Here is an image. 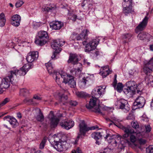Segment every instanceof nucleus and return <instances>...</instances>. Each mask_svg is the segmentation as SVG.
Masks as SVG:
<instances>
[{"mask_svg":"<svg viewBox=\"0 0 153 153\" xmlns=\"http://www.w3.org/2000/svg\"><path fill=\"white\" fill-rule=\"evenodd\" d=\"M53 78L58 85L62 83H68L71 87H75L76 83L74 80V76L67 75L66 73L62 74L60 73H56L53 75Z\"/></svg>","mask_w":153,"mask_h":153,"instance_id":"nucleus-1","label":"nucleus"},{"mask_svg":"<svg viewBox=\"0 0 153 153\" xmlns=\"http://www.w3.org/2000/svg\"><path fill=\"white\" fill-rule=\"evenodd\" d=\"M119 127L120 128L122 129L125 132V134L123 135V138L125 139L129 136L130 141L133 143L137 141V138L138 139L140 135H142L141 132H136L130 127H126L123 125H120Z\"/></svg>","mask_w":153,"mask_h":153,"instance_id":"nucleus-2","label":"nucleus"},{"mask_svg":"<svg viewBox=\"0 0 153 153\" xmlns=\"http://www.w3.org/2000/svg\"><path fill=\"white\" fill-rule=\"evenodd\" d=\"M126 85L127 88L124 89L123 91L128 97H132L135 94L136 90H137V92L139 94H141L143 90V89H139V87L140 85H139L137 86L135 82L134 81H130L127 82L126 83Z\"/></svg>","mask_w":153,"mask_h":153,"instance_id":"nucleus-3","label":"nucleus"},{"mask_svg":"<svg viewBox=\"0 0 153 153\" xmlns=\"http://www.w3.org/2000/svg\"><path fill=\"white\" fill-rule=\"evenodd\" d=\"M33 65L32 64H27L25 65L19 70H15L10 71L9 72L15 80L17 76L25 75L29 70L33 68Z\"/></svg>","mask_w":153,"mask_h":153,"instance_id":"nucleus-4","label":"nucleus"},{"mask_svg":"<svg viewBox=\"0 0 153 153\" xmlns=\"http://www.w3.org/2000/svg\"><path fill=\"white\" fill-rule=\"evenodd\" d=\"M59 139L57 136L56 134H54L53 135L51 139H49V141L54 148L58 151L61 152L65 148V145L66 144V142L57 141V140Z\"/></svg>","mask_w":153,"mask_h":153,"instance_id":"nucleus-5","label":"nucleus"},{"mask_svg":"<svg viewBox=\"0 0 153 153\" xmlns=\"http://www.w3.org/2000/svg\"><path fill=\"white\" fill-rule=\"evenodd\" d=\"M48 39L49 37L47 32L41 31L38 33L35 42L37 45L42 46L45 44L48 41Z\"/></svg>","mask_w":153,"mask_h":153,"instance_id":"nucleus-6","label":"nucleus"},{"mask_svg":"<svg viewBox=\"0 0 153 153\" xmlns=\"http://www.w3.org/2000/svg\"><path fill=\"white\" fill-rule=\"evenodd\" d=\"M79 133L77 137L78 138L82 137V135L84 136L86 132L90 130H94L98 128L97 126H93L91 127H88L84 120H82L79 123Z\"/></svg>","mask_w":153,"mask_h":153,"instance_id":"nucleus-7","label":"nucleus"},{"mask_svg":"<svg viewBox=\"0 0 153 153\" xmlns=\"http://www.w3.org/2000/svg\"><path fill=\"white\" fill-rule=\"evenodd\" d=\"M78 59L76 54H71L70 55L68 62L69 63H71L74 65L77 64L78 66H80L79 68L77 69L75 68L71 70V72L73 75H75L76 74H78L81 72L82 68L81 67L82 66V65L80 63H78Z\"/></svg>","mask_w":153,"mask_h":153,"instance_id":"nucleus-8","label":"nucleus"},{"mask_svg":"<svg viewBox=\"0 0 153 153\" xmlns=\"http://www.w3.org/2000/svg\"><path fill=\"white\" fill-rule=\"evenodd\" d=\"M97 99L94 97L90 99L89 103L86 105V107L89 109H93L92 111L95 112L103 115V114L100 109V106L99 105H97Z\"/></svg>","mask_w":153,"mask_h":153,"instance_id":"nucleus-9","label":"nucleus"},{"mask_svg":"<svg viewBox=\"0 0 153 153\" xmlns=\"http://www.w3.org/2000/svg\"><path fill=\"white\" fill-rule=\"evenodd\" d=\"M64 43V41H61L60 39L55 40L53 41L51 45V47L55 51L51 56L52 59H54L56 55L61 51V49L59 47L63 45Z\"/></svg>","mask_w":153,"mask_h":153,"instance_id":"nucleus-10","label":"nucleus"},{"mask_svg":"<svg viewBox=\"0 0 153 153\" xmlns=\"http://www.w3.org/2000/svg\"><path fill=\"white\" fill-rule=\"evenodd\" d=\"M16 82V81L15 80L12 76H11L9 72L8 76L2 80L0 87L4 88H7L10 86V82L13 84H15Z\"/></svg>","mask_w":153,"mask_h":153,"instance_id":"nucleus-11","label":"nucleus"},{"mask_svg":"<svg viewBox=\"0 0 153 153\" xmlns=\"http://www.w3.org/2000/svg\"><path fill=\"white\" fill-rule=\"evenodd\" d=\"M123 138L119 134L111 135L110 134H107L105 137V139H107L108 143H111L112 145L114 144L116 146L117 143L120 142L121 138Z\"/></svg>","mask_w":153,"mask_h":153,"instance_id":"nucleus-12","label":"nucleus"},{"mask_svg":"<svg viewBox=\"0 0 153 153\" xmlns=\"http://www.w3.org/2000/svg\"><path fill=\"white\" fill-rule=\"evenodd\" d=\"M99 42L98 39H94L92 40L88 43L86 44L85 48V51L89 52L94 50L98 44Z\"/></svg>","mask_w":153,"mask_h":153,"instance_id":"nucleus-13","label":"nucleus"},{"mask_svg":"<svg viewBox=\"0 0 153 153\" xmlns=\"http://www.w3.org/2000/svg\"><path fill=\"white\" fill-rule=\"evenodd\" d=\"M48 118L50 121V125L51 128L56 127L59 121V119L55 116L53 111H51L48 116Z\"/></svg>","mask_w":153,"mask_h":153,"instance_id":"nucleus-14","label":"nucleus"},{"mask_svg":"<svg viewBox=\"0 0 153 153\" xmlns=\"http://www.w3.org/2000/svg\"><path fill=\"white\" fill-rule=\"evenodd\" d=\"M105 88H103L101 86L94 88L91 92L92 97H96L97 99L99 98L104 94Z\"/></svg>","mask_w":153,"mask_h":153,"instance_id":"nucleus-15","label":"nucleus"},{"mask_svg":"<svg viewBox=\"0 0 153 153\" xmlns=\"http://www.w3.org/2000/svg\"><path fill=\"white\" fill-rule=\"evenodd\" d=\"M89 32V31L87 29L84 30L82 31L81 33L79 35L76 36L74 34L72 35L70 38L73 40H75V39H76L77 40H82L84 39L87 40L88 34Z\"/></svg>","mask_w":153,"mask_h":153,"instance_id":"nucleus-16","label":"nucleus"},{"mask_svg":"<svg viewBox=\"0 0 153 153\" xmlns=\"http://www.w3.org/2000/svg\"><path fill=\"white\" fill-rule=\"evenodd\" d=\"M38 57V52L37 51H31L28 53L26 59L28 62L31 64L32 62L36 60ZM32 64L33 65V64Z\"/></svg>","mask_w":153,"mask_h":153,"instance_id":"nucleus-17","label":"nucleus"},{"mask_svg":"<svg viewBox=\"0 0 153 153\" xmlns=\"http://www.w3.org/2000/svg\"><path fill=\"white\" fill-rule=\"evenodd\" d=\"M148 19L146 16L145 17L135 29V31L136 33H137L139 31H142L145 28L147 24Z\"/></svg>","mask_w":153,"mask_h":153,"instance_id":"nucleus-18","label":"nucleus"},{"mask_svg":"<svg viewBox=\"0 0 153 153\" xmlns=\"http://www.w3.org/2000/svg\"><path fill=\"white\" fill-rule=\"evenodd\" d=\"M60 125L62 128L68 130L74 126V123L72 120L67 119L65 120L64 122L61 123Z\"/></svg>","mask_w":153,"mask_h":153,"instance_id":"nucleus-19","label":"nucleus"},{"mask_svg":"<svg viewBox=\"0 0 153 153\" xmlns=\"http://www.w3.org/2000/svg\"><path fill=\"white\" fill-rule=\"evenodd\" d=\"M21 20L20 16L18 14H15L11 18V23L13 26L18 27L20 25Z\"/></svg>","mask_w":153,"mask_h":153,"instance_id":"nucleus-20","label":"nucleus"},{"mask_svg":"<svg viewBox=\"0 0 153 153\" xmlns=\"http://www.w3.org/2000/svg\"><path fill=\"white\" fill-rule=\"evenodd\" d=\"M145 103V98L142 96L139 97L135 100V102L134 103V105L136 106L138 108H142L144 105Z\"/></svg>","mask_w":153,"mask_h":153,"instance_id":"nucleus-21","label":"nucleus"},{"mask_svg":"<svg viewBox=\"0 0 153 153\" xmlns=\"http://www.w3.org/2000/svg\"><path fill=\"white\" fill-rule=\"evenodd\" d=\"M137 38L140 40H143L146 39L149 41L153 38V37L150 34L145 32L140 33L137 36Z\"/></svg>","mask_w":153,"mask_h":153,"instance_id":"nucleus-22","label":"nucleus"},{"mask_svg":"<svg viewBox=\"0 0 153 153\" xmlns=\"http://www.w3.org/2000/svg\"><path fill=\"white\" fill-rule=\"evenodd\" d=\"M4 120L9 122L13 127H15L18 124L16 120L13 117H11L10 116H7L4 118Z\"/></svg>","mask_w":153,"mask_h":153,"instance_id":"nucleus-23","label":"nucleus"},{"mask_svg":"<svg viewBox=\"0 0 153 153\" xmlns=\"http://www.w3.org/2000/svg\"><path fill=\"white\" fill-rule=\"evenodd\" d=\"M63 25L62 22L58 21L51 22L50 24V27L56 30H59L63 26Z\"/></svg>","mask_w":153,"mask_h":153,"instance_id":"nucleus-24","label":"nucleus"},{"mask_svg":"<svg viewBox=\"0 0 153 153\" xmlns=\"http://www.w3.org/2000/svg\"><path fill=\"white\" fill-rule=\"evenodd\" d=\"M108 65H106L102 67L100 70H102L100 72V73L103 78L107 76L111 73V71L108 68Z\"/></svg>","mask_w":153,"mask_h":153,"instance_id":"nucleus-25","label":"nucleus"},{"mask_svg":"<svg viewBox=\"0 0 153 153\" xmlns=\"http://www.w3.org/2000/svg\"><path fill=\"white\" fill-rule=\"evenodd\" d=\"M47 71L50 74H52L53 76V75L57 73H59L55 71L52 65L50 62L45 64Z\"/></svg>","mask_w":153,"mask_h":153,"instance_id":"nucleus-26","label":"nucleus"},{"mask_svg":"<svg viewBox=\"0 0 153 153\" xmlns=\"http://www.w3.org/2000/svg\"><path fill=\"white\" fill-rule=\"evenodd\" d=\"M34 111L37 114V116L36 117V120L38 121L42 122L44 120V117L40 109L39 108H37L34 110Z\"/></svg>","mask_w":153,"mask_h":153,"instance_id":"nucleus-27","label":"nucleus"},{"mask_svg":"<svg viewBox=\"0 0 153 153\" xmlns=\"http://www.w3.org/2000/svg\"><path fill=\"white\" fill-rule=\"evenodd\" d=\"M120 106V108L121 109H125L127 111L129 110V108L128 107L127 102L124 100H121L118 102Z\"/></svg>","mask_w":153,"mask_h":153,"instance_id":"nucleus-28","label":"nucleus"},{"mask_svg":"<svg viewBox=\"0 0 153 153\" xmlns=\"http://www.w3.org/2000/svg\"><path fill=\"white\" fill-rule=\"evenodd\" d=\"M141 132L142 135H140V137L138 138V142L141 145H145L147 142V140L144 137V135L143 132Z\"/></svg>","mask_w":153,"mask_h":153,"instance_id":"nucleus-29","label":"nucleus"},{"mask_svg":"<svg viewBox=\"0 0 153 153\" xmlns=\"http://www.w3.org/2000/svg\"><path fill=\"white\" fill-rule=\"evenodd\" d=\"M56 7L53 4H50L48 6H44L42 7V10L44 11L48 12L51 10H53Z\"/></svg>","mask_w":153,"mask_h":153,"instance_id":"nucleus-30","label":"nucleus"},{"mask_svg":"<svg viewBox=\"0 0 153 153\" xmlns=\"http://www.w3.org/2000/svg\"><path fill=\"white\" fill-rule=\"evenodd\" d=\"M76 95L79 97L81 98H85L86 97H89V94L86 92L81 91H77L76 92Z\"/></svg>","mask_w":153,"mask_h":153,"instance_id":"nucleus-31","label":"nucleus"},{"mask_svg":"<svg viewBox=\"0 0 153 153\" xmlns=\"http://www.w3.org/2000/svg\"><path fill=\"white\" fill-rule=\"evenodd\" d=\"M6 19L4 14L2 13L0 14V27H2L5 24Z\"/></svg>","mask_w":153,"mask_h":153,"instance_id":"nucleus-32","label":"nucleus"},{"mask_svg":"<svg viewBox=\"0 0 153 153\" xmlns=\"http://www.w3.org/2000/svg\"><path fill=\"white\" fill-rule=\"evenodd\" d=\"M68 18L69 19H71L73 22H75L77 19V16L71 13H70L68 11Z\"/></svg>","mask_w":153,"mask_h":153,"instance_id":"nucleus-33","label":"nucleus"},{"mask_svg":"<svg viewBox=\"0 0 153 153\" xmlns=\"http://www.w3.org/2000/svg\"><path fill=\"white\" fill-rule=\"evenodd\" d=\"M132 0H123V7H132Z\"/></svg>","mask_w":153,"mask_h":153,"instance_id":"nucleus-34","label":"nucleus"},{"mask_svg":"<svg viewBox=\"0 0 153 153\" xmlns=\"http://www.w3.org/2000/svg\"><path fill=\"white\" fill-rule=\"evenodd\" d=\"M92 137L94 138L96 140H97L100 139L102 137L101 133L100 132H94L91 134Z\"/></svg>","mask_w":153,"mask_h":153,"instance_id":"nucleus-35","label":"nucleus"},{"mask_svg":"<svg viewBox=\"0 0 153 153\" xmlns=\"http://www.w3.org/2000/svg\"><path fill=\"white\" fill-rule=\"evenodd\" d=\"M29 94L28 90L25 88H22L20 89V94L23 96H26Z\"/></svg>","mask_w":153,"mask_h":153,"instance_id":"nucleus-36","label":"nucleus"},{"mask_svg":"<svg viewBox=\"0 0 153 153\" xmlns=\"http://www.w3.org/2000/svg\"><path fill=\"white\" fill-rule=\"evenodd\" d=\"M152 68L149 67L148 66L145 65L144 66L143 68V71L144 73L146 74H148L150 73L152 71Z\"/></svg>","mask_w":153,"mask_h":153,"instance_id":"nucleus-37","label":"nucleus"},{"mask_svg":"<svg viewBox=\"0 0 153 153\" xmlns=\"http://www.w3.org/2000/svg\"><path fill=\"white\" fill-rule=\"evenodd\" d=\"M123 12L125 13L126 15L129 13H131L132 11V7H123Z\"/></svg>","mask_w":153,"mask_h":153,"instance_id":"nucleus-38","label":"nucleus"},{"mask_svg":"<svg viewBox=\"0 0 153 153\" xmlns=\"http://www.w3.org/2000/svg\"><path fill=\"white\" fill-rule=\"evenodd\" d=\"M111 119V120H109L110 121L113 123L114 125L117 126L118 127L120 128L119 126L120 125H121L120 124H118L117 125L116 123L117 122H119V120L114 117H112Z\"/></svg>","mask_w":153,"mask_h":153,"instance_id":"nucleus-39","label":"nucleus"},{"mask_svg":"<svg viewBox=\"0 0 153 153\" xmlns=\"http://www.w3.org/2000/svg\"><path fill=\"white\" fill-rule=\"evenodd\" d=\"M23 102L24 103L27 105L34 104V101L33 99H30L28 98L25 99L24 100Z\"/></svg>","mask_w":153,"mask_h":153,"instance_id":"nucleus-40","label":"nucleus"},{"mask_svg":"<svg viewBox=\"0 0 153 153\" xmlns=\"http://www.w3.org/2000/svg\"><path fill=\"white\" fill-rule=\"evenodd\" d=\"M90 80V79L89 77H84L82 79L81 83L85 85L88 83Z\"/></svg>","mask_w":153,"mask_h":153,"instance_id":"nucleus-41","label":"nucleus"},{"mask_svg":"<svg viewBox=\"0 0 153 153\" xmlns=\"http://www.w3.org/2000/svg\"><path fill=\"white\" fill-rule=\"evenodd\" d=\"M132 36V34L130 33L126 34L123 35V38L124 39H126V41H129Z\"/></svg>","mask_w":153,"mask_h":153,"instance_id":"nucleus-42","label":"nucleus"},{"mask_svg":"<svg viewBox=\"0 0 153 153\" xmlns=\"http://www.w3.org/2000/svg\"><path fill=\"white\" fill-rule=\"evenodd\" d=\"M123 86L121 83H119L117 86L116 89L118 92H121L123 90Z\"/></svg>","mask_w":153,"mask_h":153,"instance_id":"nucleus-43","label":"nucleus"},{"mask_svg":"<svg viewBox=\"0 0 153 153\" xmlns=\"http://www.w3.org/2000/svg\"><path fill=\"white\" fill-rule=\"evenodd\" d=\"M145 65L146 66H148L149 67L152 68H153V57L151 58L147 63H145Z\"/></svg>","mask_w":153,"mask_h":153,"instance_id":"nucleus-44","label":"nucleus"},{"mask_svg":"<svg viewBox=\"0 0 153 153\" xmlns=\"http://www.w3.org/2000/svg\"><path fill=\"white\" fill-rule=\"evenodd\" d=\"M46 139L45 138H44L42 140V142L40 143L39 145V148L41 149H42L44 148L45 145V144L46 142Z\"/></svg>","mask_w":153,"mask_h":153,"instance_id":"nucleus-45","label":"nucleus"},{"mask_svg":"<svg viewBox=\"0 0 153 153\" xmlns=\"http://www.w3.org/2000/svg\"><path fill=\"white\" fill-rule=\"evenodd\" d=\"M10 100V99L9 98H5L2 102L0 103V108L2 106L6 104L7 102H8Z\"/></svg>","mask_w":153,"mask_h":153,"instance_id":"nucleus-46","label":"nucleus"},{"mask_svg":"<svg viewBox=\"0 0 153 153\" xmlns=\"http://www.w3.org/2000/svg\"><path fill=\"white\" fill-rule=\"evenodd\" d=\"M68 99V97L66 95L62 94L60 97V102H65Z\"/></svg>","mask_w":153,"mask_h":153,"instance_id":"nucleus-47","label":"nucleus"},{"mask_svg":"<svg viewBox=\"0 0 153 153\" xmlns=\"http://www.w3.org/2000/svg\"><path fill=\"white\" fill-rule=\"evenodd\" d=\"M131 124L132 127L135 129L139 128V125L137 122L133 121L131 123Z\"/></svg>","mask_w":153,"mask_h":153,"instance_id":"nucleus-48","label":"nucleus"},{"mask_svg":"<svg viewBox=\"0 0 153 153\" xmlns=\"http://www.w3.org/2000/svg\"><path fill=\"white\" fill-rule=\"evenodd\" d=\"M148 153H153V145L149 146L146 149Z\"/></svg>","mask_w":153,"mask_h":153,"instance_id":"nucleus-49","label":"nucleus"},{"mask_svg":"<svg viewBox=\"0 0 153 153\" xmlns=\"http://www.w3.org/2000/svg\"><path fill=\"white\" fill-rule=\"evenodd\" d=\"M33 26L35 28H37L39 27L41 25V23L40 22H34L33 24Z\"/></svg>","mask_w":153,"mask_h":153,"instance_id":"nucleus-50","label":"nucleus"},{"mask_svg":"<svg viewBox=\"0 0 153 153\" xmlns=\"http://www.w3.org/2000/svg\"><path fill=\"white\" fill-rule=\"evenodd\" d=\"M145 127L146 130L145 132L148 133L151 131V127L149 125H145Z\"/></svg>","mask_w":153,"mask_h":153,"instance_id":"nucleus-51","label":"nucleus"},{"mask_svg":"<svg viewBox=\"0 0 153 153\" xmlns=\"http://www.w3.org/2000/svg\"><path fill=\"white\" fill-rule=\"evenodd\" d=\"M24 3L22 1H19L16 3L15 6L16 7H20Z\"/></svg>","mask_w":153,"mask_h":153,"instance_id":"nucleus-52","label":"nucleus"},{"mask_svg":"<svg viewBox=\"0 0 153 153\" xmlns=\"http://www.w3.org/2000/svg\"><path fill=\"white\" fill-rule=\"evenodd\" d=\"M70 104L71 105L75 106L77 104V102L76 101H71L70 102Z\"/></svg>","mask_w":153,"mask_h":153,"instance_id":"nucleus-53","label":"nucleus"},{"mask_svg":"<svg viewBox=\"0 0 153 153\" xmlns=\"http://www.w3.org/2000/svg\"><path fill=\"white\" fill-rule=\"evenodd\" d=\"M71 153H82V152L79 148H78L76 151L74 150L73 151H72Z\"/></svg>","mask_w":153,"mask_h":153,"instance_id":"nucleus-54","label":"nucleus"},{"mask_svg":"<svg viewBox=\"0 0 153 153\" xmlns=\"http://www.w3.org/2000/svg\"><path fill=\"white\" fill-rule=\"evenodd\" d=\"M33 99H36L38 100H41V98L37 95H34L33 97Z\"/></svg>","mask_w":153,"mask_h":153,"instance_id":"nucleus-55","label":"nucleus"},{"mask_svg":"<svg viewBox=\"0 0 153 153\" xmlns=\"http://www.w3.org/2000/svg\"><path fill=\"white\" fill-rule=\"evenodd\" d=\"M136 71V70L135 69H133V70H130L129 71V74L131 75H133L134 72Z\"/></svg>","mask_w":153,"mask_h":153,"instance_id":"nucleus-56","label":"nucleus"},{"mask_svg":"<svg viewBox=\"0 0 153 153\" xmlns=\"http://www.w3.org/2000/svg\"><path fill=\"white\" fill-rule=\"evenodd\" d=\"M117 83V81L116 79L115 78L114 79V81L113 84V86L114 88H115V87H116Z\"/></svg>","mask_w":153,"mask_h":153,"instance_id":"nucleus-57","label":"nucleus"},{"mask_svg":"<svg viewBox=\"0 0 153 153\" xmlns=\"http://www.w3.org/2000/svg\"><path fill=\"white\" fill-rule=\"evenodd\" d=\"M133 118V116L132 114L131 113L129 114V115L127 117V119H132Z\"/></svg>","mask_w":153,"mask_h":153,"instance_id":"nucleus-58","label":"nucleus"},{"mask_svg":"<svg viewBox=\"0 0 153 153\" xmlns=\"http://www.w3.org/2000/svg\"><path fill=\"white\" fill-rule=\"evenodd\" d=\"M84 63L85 65H89L90 64L89 62H88L87 60H84Z\"/></svg>","mask_w":153,"mask_h":153,"instance_id":"nucleus-59","label":"nucleus"},{"mask_svg":"<svg viewBox=\"0 0 153 153\" xmlns=\"http://www.w3.org/2000/svg\"><path fill=\"white\" fill-rule=\"evenodd\" d=\"M99 55V52L98 51H96L94 53V56L96 57Z\"/></svg>","mask_w":153,"mask_h":153,"instance_id":"nucleus-60","label":"nucleus"},{"mask_svg":"<svg viewBox=\"0 0 153 153\" xmlns=\"http://www.w3.org/2000/svg\"><path fill=\"white\" fill-rule=\"evenodd\" d=\"M17 117L19 119L22 118V115L20 112H19L17 113Z\"/></svg>","mask_w":153,"mask_h":153,"instance_id":"nucleus-61","label":"nucleus"},{"mask_svg":"<svg viewBox=\"0 0 153 153\" xmlns=\"http://www.w3.org/2000/svg\"><path fill=\"white\" fill-rule=\"evenodd\" d=\"M149 49L151 51H153V44L149 45Z\"/></svg>","mask_w":153,"mask_h":153,"instance_id":"nucleus-62","label":"nucleus"},{"mask_svg":"<svg viewBox=\"0 0 153 153\" xmlns=\"http://www.w3.org/2000/svg\"><path fill=\"white\" fill-rule=\"evenodd\" d=\"M2 88L0 87V94L2 93L3 92V90L2 89Z\"/></svg>","mask_w":153,"mask_h":153,"instance_id":"nucleus-63","label":"nucleus"},{"mask_svg":"<svg viewBox=\"0 0 153 153\" xmlns=\"http://www.w3.org/2000/svg\"><path fill=\"white\" fill-rule=\"evenodd\" d=\"M87 42V41L85 40L82 42V44L83 45H85L86 43Z\"/></svg>","mask_w":153,"mask_h":153,"instance_id":"nucleus-64","label":"nucleus"}]
</instances>
